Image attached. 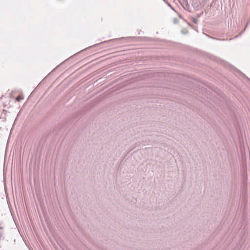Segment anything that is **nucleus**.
<instances>
[{
	"mask_svg": "<svg viewBox=\"0 0 250 250\" xmlns=\"http://www.w3.org/2000/svg\"><path fill=\"white\" fill-rule=\"evenodd\" d=\"M23 99V97L21 96H19L16 98V100L18 102H20Z\"/></svg>",
	"mask_w": 250,
	"mask_h": 250,
	"instance_id": "obj_1",
	"label": "nucleus"
},
{
	"mask_svg": "<svg viewBox=\"0 0 250 250\" xmlns=\"http://www.w3.org/2000/svg\"><path fill=\"white\" fill-rule=\"evenodd\" d=\"M129 37H127V38H124V37H123V38H118V39H116L115 40H122V39H127V38H129Z\"/></svg>",
	"mask_w": 250,
	"mask_h": 250,
	"instance_id": "obj_2",
	"label": "nucleus"
},
{
	"mask_svg": "<svg viewBox=\"0 0 250 250\" xmlns=\"http://www.w3.org/2000/svg\"><path fill=\"white\" fill-rule=\"evenodd\" d=\"M114 40H115L113 39V40H109V42H111V41H114Z\"/></svg>",
	"mask_w": 250,
	"mask_h": 250,
	"instance_id": "obj_3",
	"label": "nucleus"
}]
</instances>
